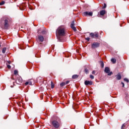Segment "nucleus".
Instances as JSON below:
<instances>
[{"label": "nucleus", "instance_id": "nucleus-1", "mask_svg": "<svg viewBox=\"0 0 129 129\" xmlns=\"http://www.w3.org/2000/svg\"><path fill=\"white\" fill-rule=\"evenodd\" d=\"M56 37H60L64 36L65 35V28L64 26H59L56 31Z\"/></svg>", "mask_w": 129, "mask_h": 129}, {"label": "nucleus", "instance_id": "nucleus-2", "mask_svg": "<svg viewBox=\"0 0 129 129\" xmlns=\"http://www.w3.org/2000/svg\"><path fill=\"white\" fill-rule=\"evenodd\" d=\"M36 41L38 42V43H40V44H42L43 42H44V36L41 35H38Z\"/></svg>", "mask_w": 129, "mask_h": 129}, {"label": "nucleus", "instance_id": "nucleus-3", "mask_svg": "<svg viewBox=\"0 0 129 129\" xmlns=\"http://www.w3.org/2000/svg\"><path fill=\"white\" fill-rule=\"evenodd\" d=\"M9 19H4V28L6 29H9Z\"/></svg>", "mask_w": 129, "mask_h": 129}, {"label": "nucleus", "instance_id": "nucleus-4", "mask_svg": "<svg viewBox=\"0 0 129 129\" xmlns=\"http://www.w3.org/2000/svg\"><path fill=\"white\" fill-rule=\"evenodd\" d=\"M52 125L55 128H58L60 126V124H59V122L56 120H54L52 121Z\"/></svg>", "mask_w": 129, "mask_h": 129}, {"label": "nucleus", "instance_id": "nucleus-5", "mask_svg": "<svg viewBox=\"0 0 129 129\" xmlns=\"http://www.w3.org/2000/svg\"><path fill=\"white\" fill-rule=\"evenodd\" d=\"M93 13L92 12H85L83 13V16L84 17H87V16H89L90 17H92Z\"/></svg>", "mask_w": 129, "mask_h": 129}, {"label": "nucleus", "instance_id": "nucleus-6", "mask_svg": "<svg viewBox=\"0 0 129 129\" xmlns=\"http://www.w3.org/2000/svg\"><path fill=\"white\" fill-rule=\"evenodd\" d=\"M16 82L17 84H21V83L23 82V79H22V78H18L17 79Z\"/></svg>", "mask_w": 129, "mask_h": 129}, {"label": "nucleus", "instance_id": "nucleus-7", "mask_svg": "<svg viewBox=\"0 0 129 129\" xmlns=\"http://www.w3.org/2000/svg\"><path fill=\"white\" fill-rule=\"evenodd\" d=\"M99 46V43L97 42H94L92 44V48H98Z\"/></svg>", "mask_w": 129, "mask_h": 129}, {"label": "nucleus", "instance_id": "nucleus-8", "mask_svg": "<svg viewBox=\"0 0 129 129\" xmlns=\"http://www.w3.org/2000/svg\"><path fill=\"white\" fill-rule=\"evenodd\" d=\"M85 85H92V81H85Z\"/></svg>", "mask_w": 129, "mask_h": 129}, {"label": "nucleus", "instance_id": "nucleus-9", "mask_svg": "<svg viewBox=\"0 0 129 129\" xmlns=\"http://www.w3.org/2000/svg\"><path fill=\"white\" fill-rule=\"evenodd\" d=\"M116 77V79L117 80H120V79H121V75H120V73H118Z\"/></svg>", "mask_w": 129, "mask_h": 129}, {"label": "nucleus", "instance_id": "nucleus-10", "mask_svg": "<svg viewBox=\"0 0 129 129\" xmlns=\"http://www.w3.org/2000/svg\"><path fill=\"white\" fill-rule=\"evenodd\" d=\"M104 72H105V73H109V72H110V70H109L108 67H106L104 70Z\"/></svg>", "mask_w": 129, "mask_h": 129}, {"label": "nucleus", "instance_id": "nucleus-11", "mask_svg": "<svg viewBox=\"0 0 129 129\" xmlns=\"http://www.w3.org/2000/svg\"><path fill=\"white\" fill-rule=\"evenodd\" d=\"M105 10H102L100 12V16H104V15H105Z\"/></svg>", "mask_w": 129, "mask_h": 129}, {"label": "nucleus", "instance_id": "nucleus-12", "mask_svg": "<svg viewBox=\"0 0 129 129\" xmlns=\"http://www.w3.org/2000/svg\"><path fill=\"white\" fill-rule=\"evenodd\" d=\"M94 36H95V39H96V38H98L99 37V35H98V32H95L94 33Z\"/></svg>", "mask_w": 129, "mask_h": 129}, {"label": "nucleus", "instance_id": "nucleus-13", "mask_svg": "<svg viewBox=\"0 0 129 129\" xmlns=\"http://www.w3.org/2000/svg\"><path fill=\"white\" fill-rule=\"evenodd\" d=\"M111 62H112V63H113V64H115V63H116V59H114V58H112V59H111Z\"/></svg>", "mask_w": 129, "mask_h": 129}, {"label": "nucleus", "instance_id": "nucleus-14", "mask_svg": "<svg viewBox=\"0 0 129 129\" xmlns=\"http://www.w3.org/2000/svg\"><path fill=\"white\" fill-rule=\"evenodd\" d=\"M72 78L73 79H76V78H78V75H74L72 76Z\"/></svg>", "mask_w": 129, "mask_h": 129}, {"label": "nucleus", "instance_id": "nucleus-15", "mask_svg": "<svg viewBox=\"0 0 129 129\" xmlns=\"http://www.w3.org/2000/svg\"><path fill=\"white\" fill-rule=\"evenodd\" d=\"M71 28L75 32H76L77 31V29H76V27L75 26H72Z\"/></svg>", "mask_w": 129, "mask_h": 129}, {"label": "nucleus", "instance_id": "nucleus-16", "mask_svg": "<svg viewBox=\"0 0 129 129\" xmlns=\"http://www.w3.org/2000/svg\"><path fill=\"white\" fill-rule=\"evenodd\" d=\"M51 87L52 89L54 88L55 87V85H54V83H53L52 81L51 82Z\"/></svg>", "mask_w": 129, "mask_h": 129}, {"label": "nucleus", "instance_id": "nucleus-17", "mask_svg": "<svg viewBox=\"0 0 129 129\" xmlns=\"http://www.w3.org/2000/svg\"><path fill=\"white\" fill-rule=\"evenodd\" d=\"M74 26H75V21H73L71 24V27H74Z\"/></svg>", "mask_w": 129, "mask_h": 129}, {"label": "nucleus", "instance_id": "nucleus-18", "mask_svg": "<svg viewBox=\"0 0 129 129\" xmlns=\"http://www.w3.org/2000/svg\"><path fill=\"white\" fill-rule=\"evenodd\" d=\"M6 50H7V48L6 47L3 48L2 50V52L3 53V54H5V53H6Z\"/></svg>", "mask_w": 129, "mask_h": 129}, {"label": "nucleus", "instance_id": "nucleus-19", "mask_svg": "<svg viewBox=\"0 0 129 129\" xmlns=\"http://www.w3.org/2000/svg\"><path fill=\"white\" fill-rule=\"evenodd\" d=\"M90 36L91 37V38H95V36H94V33H91L90 34Z\"/></svg>", "mask_w": 129, "mask_h": 129}, {"label": "nucleus", "instance_id": "nucleus-20", "mask_svg": "<svg viewBox=\"0 0 129 129\" xmlns=\"http://www.w3.org/2000/svg\"><path fill=\"white\" fill-rule=\"evenodd\" d=\"M5 1H2V2L0 3V6H3L5 5Z\"/></svg>", "mask_w": 129, "mask_h": 129}, {"label": "nucleus", "instance_id": "nucleus-21", "mask_svg": "<svg viewBox=\"0 0 129 129\" xmlns=\"http://www.w3.org/2000/svg\"><path fill=\"white\" fill-rule=\"evenodd\" d=\"M65 84H66L65 83L62 82V83H60V86L63 87V86H64V85H65Z\"/></svg>", "mask_w": 129, "mask_h": 129}, {"label": "nucleus", "instance_id": "nucleus-22", "mask_svg": "<svg viewBox=\"0 0 129 129\" xmlns=\"http://www.w3.org/2000/svg\"><path fill=\"white\" fill-rule=\"evenodd\" d=\"M101 66L102 68H103V67H104V63H103V62H102L101 63Z\"/></svg>", "mask_w": 129, "mask_h": 129}, {"label": "nucleus", "instance_id": "nucleus-23", "mask_svg": "<svg viewBox=\"0 0 129 129\" xmlns=\"http://www.w3.org/2000/svg\"><path fill=\"white\" fill-rule=\"evenodd\" d=\"M90 78H91V79H94V76H93L92 75H91L90 76Z\"/></svg>", "mask_w": 129, "mask_h": 129}, {"label": "nucleus", "instance_id": "nucleus-24", "mask_svg": "<svg viewBox=\"0 0 129 129\" xmlns=\"http://www.w3.org/2000/svg\"><path fill=\"white\" fill-rule=\"evenodd\" d=\"M124 81H125L126 82H127V83H128L129 82L128 80L126 78L124 79Z\"/></svg>", "mask_w": 129, "mask_h": 129}, {"label": "nucleus", "instance_id": "nucleus-25", "mask_svg": "<svg viewBox=\"0 0 129 129\" xmlns=\"http://www.w3.org/2000/svg\"><path fill=\"white\" fill-rule=\"evenodd\" d=\"M85 72L86 73V74H88V70L87 69H85Z\"/></svg>", "mask_w": 129, "mask_h": 129}, {"label": "nucleus", "instance_id": "nucleus-26", "mask_svg": "<svg viewBox=\"0 0 129 129\" xmlns=\"http://www.w3.org/2000/svg\"><path fill=\"white\" fill-rule=\"evenodd\" d=\"M14 74L15 75H17V74H18V71L17 70L14 71Z\"/></svg>", "mask_w": 129, "mask_h": 129}, {"label": "nucleus", "instance_id": "nucleus-27", "mask_svg": "<svg viewBox=\"0 0 129 129\" xmlns=\"http://www.w3.org/2000/svg\"><path fill=\"white\" fill-rule=\"evenodd\" d=\"M7 68H8V69H11V68L12 67L10 66V64H8V65H7Z\"/></svg>", "mask_w": 129, "mask_h": 129}, {"label": "nucleus", "instance_id": "nucleus-28", "mask_svg": "<svg viewBox=\"0 0 129 129\" xmlns=\"http://www.w3.org/2000/svg\"><path fill=\"white\" fill-rule=\"evenodd\" d=\"M112 74V72H110V73H108V75L109 76H110V75H111Z\"/></svg>", "mask_w": 129, "mask_h": 129}, {"label": "nucleus", "instance_id": "nucleus-29", "mask_svg": "<svg viewBox=\"0 0 129 129\" xmlns=\"http://www.w3.org/2000/svg\"><path fill=\"white\" fill-rule=\"evenodd\" d=\"M105 8H106V4H104V6L102 8V9H105Z\"/></svg>", "mask_w": 129, "mask_h": 129}, {"label": "nucleus", "instance_id": "nucleus-30", "mask_svg": "<svg viewBox=\"0 0 129 129\" xmlns=\"http://www.w3.org/2000/svg\"><path fill=\"white\" fill-rule=\"evenodd\" d=\"M86 40L87 41H89V40H90V38L89 37H87V38H86Z\"/></svg>", "mask_w": 129, "mask_h": 129}, {"label": "nucleus", "instance_id": "nucleus-31", "mask_svg": "<svg viewBox=\"0 0 129 129\" xmlns=\"http://www.w3.org/2000/svg\"><path fill=\"white\" fill-rule=\"evenodd\" d=\"M121 83L122 85V87H124V83H123V82H121Z\"/></svg>", "mask_w": 129, "mask_h": 129}, {"label": "nucleus", "instance_id": "nucleus-32", "mask_svg": "<svg viewBox=\"0 0 129 129\" xmlns=\"http://www.w3.org/2000/svg\"><path fill=\"white\" fill-rule=\"evenodd\" d=\"M92 73V74H95V73H96V72H95V71H93Z\"/></svg>", "mask_w": 129, "mask_h": 129}, {"label": "nucleus", "instance_id": "nucleus-33", "mask_svg": "<svg viewBox=\"0 0 129 129\" xmlns=\"http://www.w3.org/2000/svg\"><path fill=\"white\" fill-rule=\"evenodd\" d=\"M28 84H29V82H26L25 83V85H28Z\"/></svg>", "mask_w": 129, "mask_h": 129}, {"label": "nucleus", "instance_id": "nucleus-34", "mask_svg": "<svg viewBox=\"0 0 129 129\" xmlns=\"http://www.w3.org/2000/svg\"><path fill=\"white\" fill-rule=\"evenodd\" d=\"M29 85H32V82H29Z\"/></svg>", "mask_w": 129, "mask_h": 129}, {"label": "nucleus", "instance_id": "nucleus-35", "mask_svg": "<svg viewBox=\"0 0 129 129\" xmlns=\"http://www.w3.org/2000/svg\"><path fill=\"white\" fill-rule=\"evenodd\" d=\"M68 83H69V81H67L66 84H68Z\"/></svg>", "mask_w": 129, "mask_h": 129}, {"label": "nucleus", "instance_id": "nucleus-36", "mask_svg": "<svg viewBox=\"0 0 129 129\" xmlns=\"http://www.w3.org/2000/svg\"><path fill=\"white\" fill-rule=\"evenodd\" d=\"M42 34H45V31H43L42 32Z\"/></svg>", "mask_w": 129, "mask_h": 129}, {"label": "nucleus", "instance_id": "nucleus-37", "mask_svg": "<svg viewBox=\"0 0 129 129\" xmlns=\"http://www.w3.org/2000/svg\"><path fill=\"white\" fill-rule=\"evenodd\" d=\"M37 33L39 34V30L37 31Z\"/></svg>", "mask_w": 129, "mask_h": 129}, {"label": "nucleus", "instance_id": "nucleus-38", "mask_svg": "<svg viewBox=\"0 0 129 129\" xmlns=\"http://www.w3.org/2000/svg\"><path fill=\"white\" fill-rule=\"evenodd\" d=\"M123 125H124V124H123L122 126H123Z\"/></svg>", "mask_w": 129, "mask_h": 129}, {"label": "nucleus", "instance_id": "nucleus-39", "mask_svg": "<svg viewBox=\"0 0 129 129\" xmlns=\"http://www.w3.org/2000/svg\"><path fill=\"white\" fill-rule=\"evenodd\" d=\"M0 47H1V45H0Z\"/></svg>", "mask_w": 129, "mask_h": 129}]
</instances>
